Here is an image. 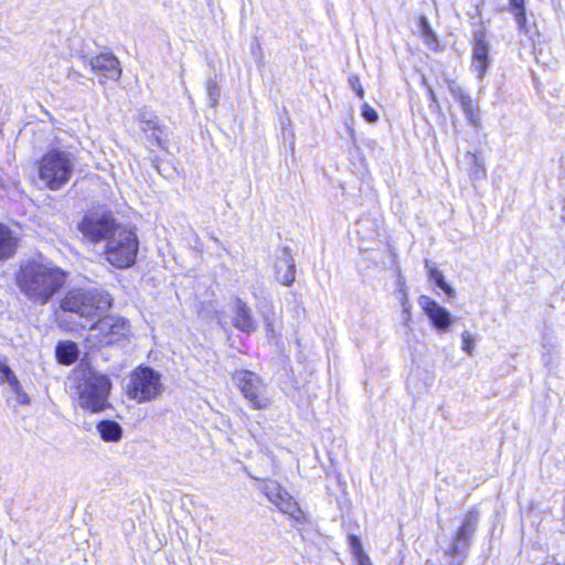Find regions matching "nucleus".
Here are the masks:
<instances>
[{
    "instance_id": "nucleus-1",
    "label": "nucleus",
    "mask_w": 565,
    "mask_h": 565,
    "mask_svg": "<svg viewBox=\"0 0 565 565\" xmlns=\"http://www.w3.org/2000/svg\"><path fill=\"white\" fill-rule=\"evenodd\" d=\"M17 286L30 301L43 306L58 292L66 281L64 270L41 260H28L20 266Z\"/></svg>"
},
{
    "instance_id": "nucleus-2",
    "label": "nucleus",
    "mask_w": 565,
    "mask_h": 565,
    "mask_svg": "<svg viewBox=\"0 0 565 565\" xmlns=\"http://www.w3.org/2000/svg\"><path fill=\"white\" fill-rule=\"evenodd\" d=\"M111 383L106 375L94 371H83L77 376L76 402L83 409L98 413L109 406L108 395Z\"/></svg>"
},
{
    "instance_id": "nucleus-3",
    "label": "nucleus",
    "mask_w": 565,
    "mask_h": 565,
    "mask_svg": "<svg viewBox=\"0 0 565 565\" xmlns=\"http://www.w3.org/2000/svg\"><path fill=\"white\" fill-rule=\"evenodd\" d=\"M75 163L76 158L74 153L66 150L52 149L40 161V179L50 190H58L71 180Z\"/></svg>"
},
{
    "instance_id": "nucleus-4",
    "label": "nucleus",
    "mask_w": 565,
    "mask_h": 565,
    "mask_svg": "<svg viewBox=\"0 0 565 565\" xmlns=\"http://www.w3.org/2000/svg\"><path fill=\"white\" fill-rule=\"evenodd\" d=\"M139 241L135 231L120 225L105 243V257L109 264L117 268L132 266L137 258Z\"/></svg>"
},
{
    "instance_id": "nucleus-5",
    "label": "nucleus",
    "mask_w": 565,
    "mask_h": 565,
    "mask_svg": "<svg viewBox=\"0 0 565 565\" xmlns=\"http://www.w3.org/2000/svg\"><path fill=\"white\" fill-rule=\"evenodd\" d=\"M111 307L109 294L99 290L74 289L66 294L61 301L64 311L77 313L81 317L93 318L100 316Z\"/></svg>"
},
{
    "instance_id": "nucleus-6",
    "label": "nucleus",
    "mask_w": 565,
    "mask_h": 565,
    "mask_svg": "<svg viewBox=\"0 0 565 565\" xmlns=\"http://www.w3.org/2000/svg\"><path fill=\"white\" fill-rule=\"evenodd\" d=\"M130 335L128 320L119 316H106L90 327L88 340L94 345L106 347L128 340Z\"/></svg>"
},
{
    "instance_id": "nucleus-7",
    "label": "nucleus",
    "mask_w": 565,
    "mask_h": 565,
    "mask_svg": "<svg viewBox=\"0 0 565 565\" xmlns=\"http://www.w3.org/2000/svg\"><path fill=\"white\" fill-rule=\"evenodd\" d=\"M120 225L109 212L90 211L83 216L77 228L87 241L106 243Z\"/></svg>"
},
{
    "instance_id": "nucleus-8",
    "label": "nucleus",
    "mask_w": 565,
    "mask_h": 565,
    "mask_svg": "<svg viewBox=\"0 0 565 565\" xmlns=\"http://www.w3.org/2000/svg\"><path fill=\"white\" fill-rule=\"evenodd\" d=\"M479 512L477 510L468 511L457 529L451 544L445 550L447 556L452 557L449 565H462L469 548L471 546L472 537L478 527Z\"/></svg>"
},
{
    "instance_id": "nucleus-9",
    "label": "nucleus",
    "mask_w": 565,
    "mask_h": 565,
    "mask_svg": "<svg viewBox=\"0 0 565 565\" xmlns=\"http://www.w3.org/2000/svg\"><path fill=\"white\" fill-rule=\"evenodd\" d=\"M233 380L253 408L267 407L269 399L266 397V385L256 373L239 370L233 374Z\"/></svg>"
},
{
    "instance_id": "nucleus-10",
    "label": "nucleus",
    "mask_w": 565,
    "mask_h": 565,
    "mask_svg": "<svg viewBox=\"0 0 565 565\" xmlns=\"http://www.w3.org/2000/svg\"><path fill=\"white\" fill-rule=\"evenodd\" d=\"M162 391L160 374L150 367L136 370L131 379L129 394L139 403L156 398Z\"/></svg>"
},
{
    "instance_id": "nucleus-11",
    "label": "nucleus",
    "mask_w": 565,
    "mask_h": 565,
    "mask_svg": "<svg viewBox=\"0 0 565 565\" xmlns=\"http://www.w3.org/2000/svg\"><path fill=\"white\" fill-rule=\"evenodd\" d=\"M84 65L99 77V83L104 84L105 81H118L121 76V68L119 61L111 53H102L96 56H82Z\"/></svg>"
},
{
    "instance_id": "nucleus-12",
    "label": "nucleus",
    "mask_w": 565,
    "mask_h": 565,
    "mask_svg": "<svg viewBox=\"0 0 565 565\" xmlns=\"http://www.w3.org/2000/svg\"><path fill=\"white\" fill-rule=\"evenodd\" d=\"M418 305L427 315L430 322L439 332L448 331L452 323V318L447 309L439 306L433 298L428 296H420Z\"/></svg>"
},
{
    "instance_id": "nucleus-13",
    "label": "nucleus",
    "mask_w": 565,
    "mask_h": 565,
    "mask_svg": "<svg viewBox=\"0 0 565 565\" xmlns=\"http://www.w3.org/2000/svg\"><path fill=\"white\" fill-rule=\"evenodd\" d=\"M448 89L460 104L465 116L469 122L473 126H478L480 121V117L478 114L477 104L472 100V98L463 90V88L452 79L447 81Z\"/></svg>"
},
{
    "instance_id": "nucleus-14",
    "label": "nucleus",
    "mask_w": 565,
    "mask_h": 565,
    "mask_svg": "<svg viewBox=\"0 0 565 565\" xmlns=\"http://www.w3.org/2000/svg\"><path fill=\"white\" fill-rule=\"evenodd\" d=\"M275 269L276 278L280 284L290 286L295 281L296 266L289 247L281 249V254L276 260Z\"/></svg>"
},
{
    "instance_id": "nucleus-15",
    "label": "nucleus",
    "mask_w": 565,
    "mask_h": 565,
    "mask_svg": "<svg viewBox=\"0 0 565 565\" xmlns=\"http://www.w3.org/2000/svg\"><path fill=\"white\" fill-rule=\"evenodd\" d=\"M233 326L242 332L250 333L256 330V323L250 316V310L239 298L235 302V316Z\"/></svg>"
},
{
    "instance_id": "nucleus-16",
    "label": "nucleus",
    "mask_w": 565,
    "mask_h": 565,
    "mask_svg": "<svg viewBox=\"0 0 565 565\" xmlns=\"http://www.w3.org/2000/svg\"><path fill=\"white\" fill-rule=\"evenodd\" d=\"M18 247V237L7 226L0 224V259L11 258Z\"/></svg>"
},
{
    "instance_id": "nucleus-17",
    "label": "nucleus",
    "mask_w": 565,
    "mask_h": 565,
    "mask_svg": "<svg viewBox=\"0 0 565 565\" xmlns=\"http://www.w3.org/2000/svg\"><path fill=\"white\" fill-rule=\"evenodd\" d=\"M284 514H288L289 516L300 520L302 516V511L300 510L298 503L292 499V497L284 491L279 499L274 503Z\"/></svg>"
},
{
    "instance_id": "nucleus-18",
    "label": "nucleus",
    "mask_w": 565,
    "mask_h": 565,
    "mask_svg": "<svg viewBox=\"0 0 565 565\" xmlns=\"http://www.w3.org/2000/svg\"><path fill=\"white\" fill-rule=\"evenodd\" d=\"M97 430L105 441H118L122 435L121 426L114 420H102L97 425Z\"/></svg>"
},
{
    "instance_id": "nucleus-19",
    "label": "nucleus",
    "mask_w": 565,
    "mask_h": 565,
    "mask_svg": "<svg viewBox=\"0 0 565 565\" xmlns=\"http://www.w3.org/2000/svg\"><path fill=\"white\" fill-rule=\"evenodd\" d=\"M425 266L428 270L429 279L433 280L448 297H454L455 290L445 281L443 273L429 260H426Z\"/></svg>"
},
{
    "instance_id": "nucleus-20",
    "label": "nucleus",
    "mask_w": 565,
    "mask_h": 565,
    "mask_svg": "<svg viewBox=\"0 0 565 565\" xmlns=\"http://www.w3.org/2000/svg\"><path fill=\"white\" fill-rule=\"evenodd\" d=\"M77 348L73 342L60 343L56 348L57 360L63 364H71L77 359Z\"/></svg>"
},
{
    "instance_id": "nucleus-21",
    "label": "nucleus",
    "mask_w": 565,
    "mask_h": 565,
    "mask_svg": "<svg viewBox=\"0 0 565 565\" xmlns=\"http://www.w3.org/2000/svg\"><path fill=\"white\" fill-rule=\"evenodd\" d=\"M509 10L513 12L514 20L520 30L526 28L525 0H509Z\"/></svg>"
},
{
    "instance_id": "nucleus-22",
    "label": "nucleus",
    "mask_w": 565,
    "mask_h": 565,
    "mask_svg": "<svg viewBox=\"0 0 565 565\" xmlns=\"http://www.w3.org/2000/svg\"><path fill=\"white\" fill-rule=\"evenodd\" d=\"M472 57L478 60H489V46L482 34L475 38Z\"/></svg>"
},
{
    "instance_id": "nucleus-23",
    "label": "nucleus",
    "mask_w": 565,
    "mask_h": 565,
    "mask_svg": "<svg viewBox=\"0 0 565 565\" xmlns=\"http://www.w3.org/2000/svg\"><path fill=\"white\" fill-rule=\"evenodd\" d=\"M420 30L425 44L429 49L436 50L438 42L425 17L420 19Z\"/></svg>"
},
{
    "instance_id": "nucleus-24",
    "label": "nucleus",
    "mask_w": 565,
    "mask_h": 565,
    "mask_svg": "<svg viewBox=\"0 0 565 565\" xmlns=\"http://www.w3.org/2000/svg\"><path fill=\"white\" fill-rule=\"evenodd\" d=\"M285 490L275 481H267L263 486V492L268 500L275 503Z\"/></svg>"
},
{
    "instance_id": "nucleus-25",
    "label": "nucleus",
    "mask_w": 565,
    "mask_h": 565,
    "mask_svg": "<svg viewBox=\"0 0 565 565\" xmlns=\"http://www.w3.org/2000/svg\"><path fill=\"white\" fill-rule=\"evenodd\" d=\"M0 382L8 383L10 387H18L19 380L12 370L3 362L0 361Z\"/></svg>"
},
{
    "instance_id": "nucleus-26",
    "label": "nucleus",
    "mask_w": 565,
    "mask_h": 565,
    "mask_svg": "<svg viewBox=\"0 0 565 565\" xmlns=\"http://www.w3.org/2000/svg\"><path fill=\"white\" fill-rule=\"evenodd\" d=\"M467 158L473 163L475 169L470 172L471 178H482L486 175V170L482 160L475 153H467Z\"/></svg>"
},
{
    "instance_id": "nucleus-27",
    "label": "nucleus",
    "mask_w": 565,
    "mask_h": 565,
    "mask_svg": "<svg viewBox=\"0 0 565 565\" xmlns=\"http://www.w3.org/2000/svg\"><path fill=\"white\" fill-rule=\"evenodd\" d=\"M206 90L210 99L211 107L215 108L220 97V86L216 82L210 81L206 85Z\"/></svg>"
},
{
    "instance_id": "nucleus-28",
    "label": "nucleus",
    "mask_w": 565,
    "mask_h": 565,
    "mask_svg": "<svg viewBox=\"0 0 565 565\" xmlns=\"http://www.w3.org/2000/svg\"><path fill=\"white\" fill-rule=\"evenodd\" d=\"M489 60H478L472 57L471 70L478 78H482L487 73Z\"/></svg>"
},
{
    "instance_id": "nucleus-29",
    "label": "nucleus",
    "mask_w": 565,
    "mask_h": 565,
    "mask_svg": "<svg viewBox=\"0 0 565 565\" xmlns=\"http://www.w3.org/2000/svg\"><path fill=\"white\" fill-rule=\"evenodd\" d=\"M462 339V351H465L467 354L472 355L475 351V339L471 333L468 331L462 332L461 334Z\"/></svg>"
},
{
    "instance_id": "nucleus-30",
    "label": "nucleus",
    "mask_w": 565,
    "mask_h": 565,
    "mask_svg": "<svg viewBox=\"0 0 565 565\" xmlns=\"http://www.w3.org/2000/svg\"><path fill=\"white\" fill-rule=\"evenodd\" d=\"M139 119L141 122H143L146 125L145 127H142L143 131L151 130V129L152 130L158 129L157 120L154 119V117L151 114L140 113Z\"/></svg>"
},
{
    "instance_id": "nucleus-31",
    "label": "nucleus",
    "mask_w": 565,
    "mask_h": 565,
    "mask_svg": "<svg viewBox=\"0 0 565 565\" xmlns=\"http://www.w3.org/2000/svg\"><path fill=\"white\" fill-rule=\"evenodd\" d=\"M362 117L371 124L376 122L379 120V115L376 110L366 103H364L362 106Z\"/></svg>"
},
{
    "instance_id": "nucleus-32",
    "label": "nucleus",
    "mask_w": 565,
    "mask_h": 565,
    "mask_svg": "<svg viewBox=\"0 0 565 565\" xmlns=\"http://www.w3.org/2000/svg\"><path fill=\"white\" fill-rule=\"evenodd\" d=\"M349 545L353 557L364 552L360 539L355 535L349 536Z\"/></svg>"
},
{
    "instance_id": "nucleus-33",
    "label": "nucleus",
    "mask_w": 565,
    "mask_h": 565,
    "mask_svg": "<svg viewBox=\"0 0 565 565\" xmlns=\"http://www.w3.org/2000/svg\"><path fill=\"white\" fill-rule=\"evenodd\" d=\"M349 85L361 99L364 97V89L358 75L349 76Z\"/></svg>"
},
{
    "instance_id": "nucleus-34",
    "label": "nucleus",
    "mask_w": 565,
    "mask_h": 565,
    "mask_svg": "<svg viewBox=\"0 0 565 565\" xmlns=\"http://www.w3.org/2000/svg\"><path fill=\"white\" fill-rule=\"evenodd\" d=\"M14 394L17 395V402L22 405L30 404L29 395L23 391L20 383H18V387H11Z\"/></svg>"
},
{
    "instance_id": "nucleus-35",
    "label": "nucleus",
    "mask_w": 565,
    "mask_h": 565,
    "mask_svg": "<svg viewBox=\"0 0 565 565\" xmlns=\"http://www.w3.org/2000/svg\"><path fill=\"white\" fill-rule=\"evenodd\" d=\"M354 561L358 565H372L371 558L365 552L354 556Z\"/></svg>"
},
{
    "instance_id": "nucleus-36",
    "label": "nucleus",
    "mask_w": 565,
    "mask_h": 565,
    "mask_svg": "<svg viewBox=\"0 0 565 565\" xmlns=\"http://www.w3.org/2000/svg\"><path fill=\"white\" fill-rule=\"evenodd\" d=\"M403 307H404V312L406 313V318H405V320H406V323H407V322L409 321V319H411V313H409V303L404 302V303H403Z\"/></svg>"
},
{
    "instance_id": "nucleus-37",
    "label": "nucleus",
    "mask_w": 565,
    "mask_h": 565,
    "mask_svg": "<svg viewBox=\"0 0 565 565\" xmlns=\"http://www.w3.org/2000/svg\"><path fill=\"white\" fill-rule=\"evenodd\" d=\"M427 92H428V95L431 99V102L436 103L437 102V98H436V95H435V92L434 89L431 88V86H427Z\"/></svg>"
},
{
    "instance_id": "nucleus-38",
    "label": "nucleus",
    "mask_w": 565,
    "mask_h": 565,
    "mask_svg": "<svg viewBox=\"0 0 565 565\" xmlns=\"http://www.w3.org/2000/svg\"><path fill=\"white\" fill-rule=\"evenodd\" d=\"M422 83H423V85H424L426 88H427V86H430V85L428 84V82H427V79H426V77H425V76H423V77H422Z\"/></svg>"
},
{
    "instance_id": "nucleus-39",
    "label": "nucleus",
    "mask_w": 565,
    "mask_h": 565,
    "mask_svg": "<svg viewBox=\"0 0 565 565\" xmlns=\"http://www.w3.org/2000/svg\"><path fill=\"white\" fill-rule=\"evenodd\" d=\"M153 137L156 138V140H157L158 145H161V141H160L159 136H158V135H156V134H153Z\"/></svg>"
}]
</instances>
